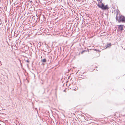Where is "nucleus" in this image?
Returning <instances> with one entry per match:
<instances>
[{
    "label": "nucleus",
    "instance_id": "nucleus-1",
    "mask_svg": "<svg viewBox=\"0 0 125 125\" xmlns=\"http://www.w3.org/2000/svg\"><path fill=\"white\" fill-rule=\"evenodd\" d=\"M118 21L119 22L121 21L122 22H125V17L122 15L119 16Z\"/></svg>",
    "mask_w": 125,
    "mask_h": 125
},
{
    "label": "nucleus",
    "instance_id": "nucleus-3",
    "mask_svg": "<svg viewBox=\"0 0 125 125\" xmlns=\"http://www.w3.org/2000/svg\"><path fill=\"white\" fill-rule=\"evenodd\" d=\"M124 26L123 25H119V30L122 31L123 30Z\"/></svg>",
    "mask_w": 125,
    "mask_h": 125
},
{
    "label": "nucleus",
    "instance_id": "nucleus-5",
    "mask_svg": "<svg viewBox=\"0 0 125 125\" xmlns=\"http://www.w3.org/2000/svg\"><path fill=\"white\" fill-rule=\"evenodd\" d=\"M46 60L45 59H43L42 60V61L43 62H46Z\"/></svg>",
    "mask_w": 125,
    "mask_h": 125
},
{
    "label": "nucleus",
    "instance_id": "nucleus-7",
    "mask_svg": "<svg viewBox=\"0 0 125 125\" xmlns=\"http://www.w3.org/2000/svg\"><path fill=\"white\" fill-rule=\"evenodd\" d=\"M85 52V51H82V52H81V53L82 54L83 53V52Z\"/></svg>",
    "mask_w": 125,
    "mask_h": 125
},
{
    "label": "nucleus",
    "instance_id": "nucleus-8",
    "mask_svg": "<svg viewBox=\"0 0 125 125\" xmlns=\"http://www.w3.org/2000/svg\"><path fill=\"white\" fill-rule=\"evenodd\" d=\"M116 20L117 21V19H118V17H117V16H116Z\"/></svg>",
    "mask_w": 125,
    "mask_h": 125
},
{
    "label": "nucleus",
    "instance_id": "nucleus-2",
    "mask_svg": "<svg viewBox=\"0 0 125 125\" xmlns=\"http://www.w3.org/2000/svg\"><path fill=\"white\" fill-rule=\"evenodd\" d=\"M97 6L101 8L103 10H105L107 8V6H104L103 3L102 4L101 6L99 5V4H98Z\"/></svg>",
    "mask_w": 125,
    "mask_h": 125
},
{
    "label": "nucleus",
    "instance_id": "nucleus-6",
    "mask_svg": "<svg viewBox=\"0 0 125 125\" xmlns=\"http://www.w3.org/2000/svg\"><path fill=\"white\" fill-rule=\"evenodd\" d=\"M97 0L98 2H99L100 0H101L100 1V3H102V0Z\"/></svg>",
    "mask_w": 125,
    "mask_h": 125
},
{
    "label": "nucleus",
    "instance_id": "nucleus-4",
    "mask_svg": "<svg viewBox=\"0 0 125 125\" xmlns=\"http://www.w3.org/2000/svg\"><path fill=\"white\" fill-rule=\"evenodd\" d=\"M111 45V44L110 43H109L108 44H107V47H106V48L110 46Z\"/></svg>",
    "mask_w": 125,
    "mask_h": 125
},
{
    "label": "nucleus",
    "instance_id": "nucleus-9",
    "mask_svg": "<svg viewBox=\"0 0 125 125\" xmlns=\"http://www.w3.org/2000/svg\"><path fill=\"white\" fill-rule=\"evenodd\" d=\"M27 62H28V61H27Z\"/></svg>",
    "mask_w": 125,
    "mask_h": 125
},
{
    "label": "nucleus",
    "instance_id": "nucleus-10",
    "mask_svg": "<svg viewBox=\"0 0 125 125\" xmlns=\"http://www.w3.org/2000/svg\"><path fill=\"white\" fill-rule=\"evenodd\" d=\"M1 24V23H0V25Z\"/></svg>",
    "mask_w": 125,
    "mask_h": 125
}]
</instances>
